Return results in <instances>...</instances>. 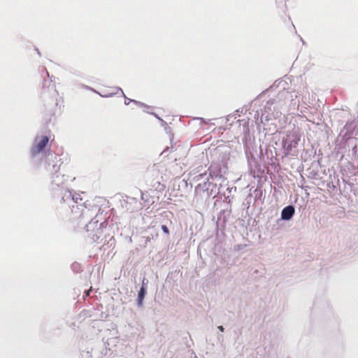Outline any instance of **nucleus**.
I'll use <instances>...</instances> for the list:
<instances>
[{
    "mask_svg": "<svg viewBox=\"0 0 358 358\" xmlns=\"http://www.w3.org/2000/svg\"><path fill=\"white\" fill-rule=\"evenodd\" d=\"M49 137L46 135H38L36 136L32 148L31 152L33 155H37L43 151L48 145Z\"/></svg>",
    "mask_w": 358,
    "mask_h": 358,
    "instance_id": "obj_1",
    "label": "nucleus"
},
{
    "mask_svg": "<svg viewBox=\"0 0 358 358\" xmlns=\"http://www.w3.org/2000/svg\"><path fill=\"white\" fill-rule=\"evenodd\" d=\"M86 207L84 203H77L76 202H73V203L71 206V213L73 214V219H80L84 217L85 210Z\"/></svg>",
    "mask_w": 358,
    "mask_h": 358,
    "instance_id": "obj_2",
    "label": "nucleus"
},
{
    "mask_svg": "<svg viewBox=\"0 0 358 358\" xmlns=\"http://www.w3.org/2000/svg\"><path fill=\"white\" fill-rule=\"evenodd\" d=\"M294 214V208L292 206H287L285 207L281 213V217L282 220H288L292 217Z\"/></svg>",
    "mask_w": 358,
    "mask_h": 358,
    "instance_id": "obj_3",
    "label": "nucleus"
},
{
    "mask_svg": "<svg viewBox=\"0 0 358 358\" xmlns=\"http://www.w3.org/2000/svg\"><path fill=\"white\" fill-rule=\"evenodd\" d=\"M144 285H145V279H143V286L141 288V289L138 292V304L140 306L142 305L143 301L145 295L146 294V288L144 287Z\"/></svg>",
    "mask_w": 358,
    "mask_h": 358,
    "instance_id": "obj_4",
    "label": "nucleus"
},
{
    "mask_svg": "<svg viewBox=\"0 0 358 358\" xmlns=\"http://www.w3.org/2000/svg\"><path fill=\"white\" fill-rule=\"evenodd\" d=\"M103 235V231L101 227H96L94 233L92 235L91 238L94 242H97Z\"/></svg>",
    "mask_w": 358,
    "mask_h": 358,
    "instance_id": "obj_5",
    "label": "nucleus"
},
{
    "mask_svg": "<svg viewBox=\"0 0 358 358\" xmlns=\"http://www.w3.org/2000/svg\"><path fill=\"white\" fill-rule=\"evenodd\" d=\"M154 187L159 191H163L166 188V186L164 184H162L160 182H157V186L154 185Z\"/></svg>",
    "mask_w": 358,
    "mask_h": 358,
    "instance_id": "obj_6",
    "label": "nucleus"
},
{
    "mask_svg": "<svg viewBox=\"0 0 358 358\" xmlns=\"http://www.w3.org/2000/svg\"><path fill=\"white\" fill-rule=\"evenodd\" d=\"M162 231L167 235H169V230L166 225H162Z\"/></svg>",
    "mask_w": 358,
    "mask_h": 358,
    "instance_id": "obj_7",
    "label": "nucleus"
},
{
    "mask_svg": "<svg viewBox=\"0 0 358 358\" xmlns=\"http://www.w3.org/2000/svg\"><path fill=\"white\" fill-rule=\"evenodd\" d=\"M92 291V288H90L88 291L86 292V295L87 296H89L90 295V292Z\"/></svg>",
    "mask_w": 358,
    "mask_h": 358,
    "instance_id": "obj_8",
    "label": "nucleus"
},
{
    "mask_svg": "<svg viewBox=\"0 0 358 358\" xmlns=\"http://www.w3.org/2000/svg\"><path fill=\"white\" fill-rule=\"evenodd\" d=\"M218 329H219V330H220V331H224V328H223V327H222V326H220V327H218Z\"/></svg>",
    "mask_w": 358,
    "mask_h": 358,
    "instance_id": "obj_9",
    "label": "nucleus"
},
{
    "mask_svg": "<svg viewBox=\"0 0 358 358\" xmlns=\"http://www.w3.org/2000/svg\"><path fill=\"white\" fill-rule=\"evenodd\" d=\"M213 165H211V166H210V168H209V171H210V175H211V171H212V169H213Z\"/></svg>",
    "mask_w": 358,
    "mask_h": 358,
    "instance_id": "obj_10",
    "label": "nucleus"
}]
</instances>
